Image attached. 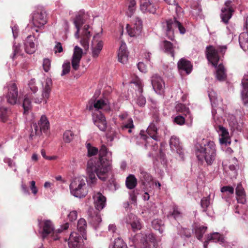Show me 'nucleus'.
<instances>
[{"label":"nucleus","instance_id":"nucleus-1","mask_svg":"<svg viewBox=\"0 0 248 248\" xmlns=\"http://www.w3.org/2000/svg\"><path fill=\"white\" fill-rule=\"evenodd\" d=\"M112 153L109 151L106 146L101 145L99 152V158L95 160H90L88 162L87 184L92 186L96 184L97 178L105 181L108 173L111 168Z\"/></svg>","mask_w":248,"mask_h":248},{"label":"nucleus","instance_id":"nucleus-2","mask_svg":"<svg viewBox=\"0 0 248 248\" xmlns=\"http://www.w3.org/2000/svg\"><path fill=\"white\" fill-rule=\"evenodd\" d=\"M195 150L199 160H205L208 165H211L215 160L216 147L214 141L203 139L195 144Z\"/></svg>","mask_w":248,"mask_h":248},{"label":"nucleus","instance_id":"nucleus-3","mask_svg":"<svg viewBox=\"0 0 248 248\" xmlns=\"http://www.w3.org/2000/svg\"><path fill=\"white\" fill-rule=\"evenodd\" d=\"M227 47L226 46H219L216 48L212 46H206V57L212 65L216 68V77L219 81H223L226 79V74L224 66L222 64H219L217 66L219 57L218 55V52L223 53L226 50Z\"/></svg>","mask_w":248,"mask_h":248},{"label":"nucleus","instance_id":"nucleus-4","mask_svg":"<svg viewBox=\"0 0 248 248\" xmlns=\"http://www.w3.org/2000/svg\"><path fill=\"white\" fill-rule=\"evenodd\" d=\"M38 225L43 239L50 235L54 240H58V234L69 227V223L67 222L61 225L60 228L55 230L53 222L49 219L39 220Z\"/></svg>","mask_w":248,"mask_h":248},{"label":"nucleus","instance_id":"nucleus-5","mask_svg":"<svg viewBox=\"0 0 248 248\" xmlns=\"http://www.w3.org/2000/svg\"><path fill=\"white\" fill-rule=\"evenodd\" d=\"M73 23L77 29V31L75 34L76 38L78 39L80 38V42L81 45L85 48H88L89 45V40L92 36L91 31L89 30L90 27L88 25H85L81 29L80 31V27L85 23V19L81 15L77 16L74 19Z\"/></svg>","mask_w":248,"mask_h":248},{"label":"nucleus","instance_id":"nucleus-6","mask_svg":"<svg viewBox=\"0 0 248 248\" xmlns=\"http://www.w3.org/2000/svg\"><path fill=\"white\" fill-rule=\"evenodd\" d=\"M87 178L78 177L74 178L70 185L71 193L75 197L81 198L87 194L85 182Z\"/></svg>","mask_w":248,"mask_h":248},{"label":"nucleus","instance_id":"nucleus-7","mask_svg":"<svg viewBox=\"0 0 248 248\" xmlns=\"http://www.w3.org/2000/svg\"><path fill=\"white\" fill-rule=\"evenodd\" d=\"M135 248H157V241L153 233L143 236L141 234H137L134 238Z\"/></svg>","mask_w":248,"mask_h":248},{"label":"nucleus","instance_id":"nucleus-8","mask_svg":"<svg viewBox=\"0 0 248 248\" xmlns=\"http://www.w3.org/2000/svg\"><path fill=\"white\" fill-rule=\"evenodd\" d=\"M178 28L181 34L186 32L185 28L180 22L176 18L167 20L162 23V30L166 36L170 40H173L174 38V31Z\"/></svg>","mask_w":248,"mask_h":248},{"label":"nucleus","instance_id":"nucleus-9","mask_svg":"<svg viewBox=\"0 0 248 248\" xmlns=\"http://www.w3.org/2000/svg\"><path fill=\"white\" fill-rule=\"evenodd\" d=\"M212 114L216 123L214 125L215 128L219 136V140L220 144L229 145L231 140L227 129L220 124L217 122V120L216 119V110L214 108L212 110Z\"/></svg>","mask_w":248,"mask_h":248},{"label":"nucleus","instance_id":"nucleus-10","mask_svg":"<svg viewBox=\"0 0 248 248\" xmlns=\"http://www.w3.org/2000/svg\"><path fill=\"white\" fill-rule=\"evenodd\" d=\"M86 108L90 111H98L100 109L108 111L110 109V106L108 100L96 99L95 96H93L87 104Z\"/></svg>","mask_w":248,"mask_h":248},{"label":"nucleus","instance_id":"nucleus-11","mask_svg":"<svg viewBox=\"0 0 248 248\" xmlns=\"http://www.w3.org/2000/svg\"><path fill=\"white\" fill-rule=\"evenodd\" d=\"M39 124V128L36 123H33L31 125V131L30 135V138L33 139V137L41 134L42 131H46L49 127V123L45 115H42L40 119Z\"/></svg>","mask_w":248,"mask_h":248},{"label":"nucleus","instance_id":"nucleus-12","mask_svg":"<svg viewBox=\"0 0 248 248\" xmlns=\"http://www.w3.org/2000/svg\"><path fill=\"white\" fill-rule=\"evenodd\" d=\"M32 22L34 28L32 29L36 32H38L37 28H41L46 23V15L45 12L42 11L34 12L31 16Z\"/></svg>","mask_w":248,"mask_h":248},{"label":"nucleus","instance_id":"nucleus-13","mask_svg":"<svg viewBox=\"0 0 248 248\" xmlns=\"http://www.w3.org/2000/svg\"><path fill=\"white\" fill-rule=\"evenodd\" d=\"M8 93L6 95L7 102L11 105L16 103L18 96L17 86L15 83L11 82L7 85Z\"/></svg>","mask_w":248,"mask_h":248},{"label":"nucleus","instance_id":"nucleus-14","mask_svg":"<svg viewBox=\"0 0 248 248\" xmlns=\"http://www.w3.org/2000/svg\"><path fill=\"white\" fill-rule=\"evenodd\" d=\"M146 132L148 135L150 136V138L144 134L145 132L144 131H141L140 132L141 138L143 140H147V141L148 140L150 139H152L155 141H158L159 140L157 128L154 123H152L150 124L147 129Z\"/></svg>","mask_w":248,"mask_h":248},{"label":"nucleus","instance_id":"nucleus-15","mask_svg":"<svg viewBox=\"0 0 248 248\" xmlns=\"http://www.w3.org/2000/svg\"><path fill=\"white\" fill-rule=\"evenodd\" d=\"M130 83L133 84L135 85V90L139 94V96L137 100V103L140 107L144 106L146 101L145 98L143 96L140 95L143 91L142 88L143 85L142 81L139 78L136 77L134 80L130 82Z\"/></svg>","mask_w":248,"mask_h":248},{"label":"nucleus","instance_id":"nucleus-16","mask_svg":"<svg viewBox=\"0 0 248 248\" xmlns=\"http://www.w3.org/2000/svg\"><path fill=\"white\" fill-rule=\"evenodd\" d=\"M93 120L94 124L102 131L106 130L107 122L105 116L100 111L93 113Z\"/></svg>","mask_w":248,"mask_h":248},{"label":"nucleus","instance_id":"nucleus-17","mask_svg":"<svg viewBox=\"0 0 248 248\" xmlns=\"http://www.w3.org/2000/svg\"><path fill=\"white\" fill-rule=\"evenodd\" d=\"M100 35L98 33L94 35L92 42V56L97 58L100 53L103 46V42L99 39Z\"/></svg>","mask_w":248,"mask_h":248},{"label":"nucleus","instance_id":"nucleus-18","mask_svg":"<svg viewBox=\"0 0 248 248\" xmlns=\"http://www.w3.org/2000/svg\"><path fill=\"white\" fill-rule=\"evenodd\" d=\"M151 83L156 93L160 94L163 92L165 83L160 76L157 75H153L151 78Z\"/></svg>","mask_w":248,"mask_h":248},{"label":"nucleus","instance_id":"nucleus-19","mask_svg":"<svg viewBox=\"0 0 248 248\" xmlns=\"http://www.w3.org/2000/svg\"><path fill=\"white\" fill-rule=\"evenodd\" d=\"M82 54V49L77 46H75L71 61L72 68L75 70H77L79 67L80 62Z\"/></svg>","mask_w":248,"mask_h":248},{"label":"nucleus","instance_id":"nucleus-20","mask_svg":"<svg viewBox=\"0 0 248 248\" xmlns=\"http://www.w3.org/2000/svg\"><path fill=\"white\" fill-rule=\"evenodd\" d=\"M127 31L131 37H137L140 35L142 31V21L137 18L133 27H130L129 25L126 26Z\"/></svg>","mask_w":248,"mask_h":248},{"label":"nucleus","instance_id":"nucleus-21","mask_svg":"<svg viewBox=\"0 0 248 248\" xmlns=\"http://www.w3.org/2000/svg\"><path fill=\"white\" fill-rule=\"evenodd\" d=\"M231 1H227L225 3V7L221 9L220 15L222 21L227 23L232 16L233 8L231 5Z\"/></svg>","mask_w":248,"mask_h":248},{"label":"nucleus","instance_id":"nucleus-22","mask_svg":"<svg viewBox=\"0 0 248 248\" xmlns=\"http://www.w3.org/2000/svg\"><path fill=\"white\" fill-rule=\"evenodd\" d=\"M93 203L96 210H102L106 205V198L100 192H95L93 195Z\"/></svg>","mask_w":248,"mask_h":248},{"label":"nucleus","instance_id":"nucleus-23","mask_svg":"<svg viewBox=\"0 0 248 248\" xmlns=\"http://www.w3.org/2000/svg\"><path fill=\"white\" fill-rule=\"evenodd\" d=\"M124 221L130 225L133 231L139 230L141 228L139 219L133 214H128L124 218Z\"/></svg>","mask_w":248,"mask_h":248},{"label":"nucleus","instance_id":"nucleus-24","mask_svg":"<svg viewBox=\"0 0 248 248\" xmlns=\"http://www.w3.org/2000/svg\"><path fill=\"white\" fill-rule=\"evenodd\" d=\"M35 37L33 35H29L24 42L25 50L28 54L33 53L36 48V45L34 42Z\"/></svg>","mask_w":248,"mask_h":248},{"label":"nucleus","instance_id":"nucleus-25","mask_svg":"<svg viewBox=\"0 0 248 248\" xmlns=\"http://www.w3.org/2000/svg\"><path fill=\"white\" fill-rule=\"evenodd\" d=\"M52 80L49 78H47L44 83H42V95L44 98L45 103H46L47 99L49 98L51 90Z\"/></svg>","mask_w":248,"mask_h":248},{"label":"nucleus","instance_id":"nucleus-26","mask_svg":"<svg viewBox=\"0 0 248 248\" xmlns=\"http://www.w3.org/2000/svg\"><path fill=\"white\" fill-rule=\"evenodd\" d=\"M140 9L143 13H155L156 6L149 0H140Z\"/></svg>","mask_w":248,"mask_h":248},{"label":"nucleus","instance_id":"nucleus-27","mask_svg":"<svg viewBox=\"0 0 248 248\" xmlns=\"http://www.w3.org/2000/svg\"><path fill=\"white\" fill-rule=\"evenodd\" d=\"M80 235L76 232H72L68 239L69 248H82L81 243L79 242Z\"/></svg>","mask_w":248,"mask_h":248},{"label":"nucleus","instance_id":"nucleus-28","mask_svg":"<svg viewBox=\"0 0 248 248\" xmlns=\"http://www.w3.org/2000/svg\"><path fill=\"white\" fill-rule=\"evenodd\" d=\"M178 67L181 72H185L187 74L191 73L192 65L190 61L185 58L181 59L177 63Z\"/></svg>","mask_w":248,"mask_h":248},{"label":"nucleus","instance_id":"nucleus-29","mask_svg":"<svg viewBox=\"0 0 248 248\" xmlns=\"http://www.w3.org/2000/svg\"><path fill=\"white\" fill-rule=\"evenodd\" d=\"M210 242H218L223 244L225 242V239L223 236L218 232H214L208 236L207 241L204 243V248H207V244Z\"/></svg>","mask_w":248,"mask_h":248},{"label":"nucleus","instance_id":"nucleus-30","mask_svg":"<svg viewBox=\"0 0 248 248\" xmlns=\"http://www.w3.org/2000/svg\"><path fill=\"white\" fill-rule=\"evenodd\" d=\"M88 215L90 223L95 227L98 225L102 221L99 214L94 211L92 208L88 210Z\"/></svg>","mask_w":248,"mask_h":248},{"label":"nucleus","instance_id":"nucleus-31","mask_svg":"<svg viewBox=\"0 0 248 248\" xmlns=\"http://www.w3.org/2000/svg\"><path fill=\"white\" fill-rule=\"evenodd\" d=\"M118 61L123 64H125L128 61V52L126 49V45L125 43L122 42L120 47L118 54Z\"/></svg>","mask_w":248,"mask_h":248},{"label":"nucleus","instance_id":"nucleus-32","mask_svg":"<svg viewBox=\"0 0 248 248\" xmlns=\"http://www.w3.org/2000/svg\"><path fill=\"white\" fill-rule=\"evenodd\" d=\"M170 146L172 152H176L179 155H181L182 153L179 140L177 137L175 136L171 137L170 140Z\"/></svg>","mask_w":248,"mask_h":248},{"label":"nucleus","instance_id":"nucleus-33","mask_svg":"<svg viewBox=\"0 0 248 248\" xmlns=\"http://www.w3.org/2000/svg\"><path fill=\"white\" fill-rule=\"evenodd\" d=\"M242 99L244 104L248 107V78H243L242 80Z\"/></svg>","mask_w":248,"mask_h":248},{"label":"nucleus","instance_id":"nucleus-34","mask_svg":"<svg viewBox=\"0 0 248 248\" xmlns=\"http://www.w3.org/2000/svg\"><path fill=\"white\" fill-rule=\"evenodd\" d=\"M11 114V109L4 106L2 104V101H1L0 105V120L3 122H6Z\"/></svg>","mask_w":248,"mask_h":248},{"label":"nucleus","instance_id":"nucleus-35","mask_svg":"<svg viewBox=\"0 0 248 248\" xmlns=\"http://www.w3.org/2000/svg\"><path fill=\"white\" fill-rule=\"evenodd\" d=\"M239 43L241 47L246 51L248 50V31L241 33L239 37Z\"/></svg>","mask_w":248,"mask_h":248},{"label":"nucleus","instance_id":"nucleus-36","mask_svg":"<svg viewBox=\"0 0 248 248\" xmlns=\"http://www.w3.org/2000/svg\"><path fill=\"white\" fill-rule=\"evenodd\" d=\"M237 195V200L238 202L241 203H244L246 202L245 194L244 188L241 184H238L235 189Z\"/></svg>","mask_w":248,"mask_h":248},{"label":"nucleus","instance_id":"nucleus-37","mask_svg":"<svg viewBox=\"0 0 248 248\" xmlns=\"http://www.w3.org/2000/svg\"><path fill=\"white\" fill-rule=\"evenodd\" d=\"M153 228L156 231H158L160 233H162L165 230L163 222L158 219H154L152 222Z\"/></svg>","mask_w":248,"mask_h":248},{"label":"nucleus","instance_id":"nucleus-38","mask_svg":"<svg viewBox=\"0 0 248 248\" xmlns=\"http://www.w3.org/2000/svg\"><path fill=\"white\" fill-rule=\"evenodd\" d=\"M33 95L32 94L25 96L22 105L24 109V113L28 112L31 108L32 105L31 99L33 98Z\"/></svg>","mask_w":248,"mask_h":248},{"label":"nucleus","instance_id":"nucleus-39","mask_svg":"<svg viewBox=\"0 0 248 248\" xmlns=\"http://www.w3.org/2000/svg\"><path fill=\"white\" fill-rule=\"evenodd\" d=\"M137 183V179L134 175L130 174L126 178L125 184L128 189H132L134 188L136 186Z\"/></svg>","mask_w":248,"mask_h":248},{"label":"nucleus","instance_id":"nucleus-40","mask_svg":"<svg viewBox=\"0 0 248 248\" xmlns=\"http://www.w3.org/2000/svg\"><path fill=\"white\" fill-rule=\"evenodd\" d=\"M161 46L165 52L170 54L172 57H174L172 45L170 42L164 41L161 43Z\"/></svg>","mask_w":248,"mask_h":248},{"label":"nucleus","instance_id":"nucleus-41","mask_svg":"<svg viewBox=\"0 0 248 248\" xmlns=\"http://www.w3.org/2000/svg\"><path fill=\"white\" fill-rule=\"evenodd\" d=\"M74 136L75 134L73 131L66 130L63 134L62 139L65 143H69L73 140Z\"/></svg>","mask_w":248,"mask_h":248},{"label":"nucleus","instance_id":"nucleus-42","mask_svg":"<svg viewBox=\"0 0 248 248\" xmlns=\"http://www.w3.org/2000/svg\"><path fill=\"white\" fill-rule=\"evenodd\" d=\"M140 179L144 185H145L146 183H149L153 180L151 175L143 171H141L140 175Z\"/></svg>","mask_w":248,"mask_h":248},{"label":"nucleus","instance_id":"nucleus-43","mask_svg":"<svg viewBox=\"0 0 248 248\" xmlns=\"http://www.w3.org/2000/svg\"><path fill=\"white\" fill-rule=\"evenodd\" d=\"M175 109L177 112L182 113L186 115L189 113V108L182 103H178L175 106Z\"/></svg>","mask_w":248,"mask_h":248},{"label":"nucleus","instance_id":"nucleus-44","mask_svg":"<svg viewBox=\"0 0 248 248\" xmlns=\"http://www.w3.org/2000/svg\"><path fill=\"white\" fill-rule=\"evenodd\" d=\"M87 228V223L85 219L80 218L78 221L77 229L81 233H85Z\"/></svg>","mask_w":248,"mask_h":248},{"label":"nucleus","instance_id":"nucleus-45","mask_svg":"<svg viewBox=\"0 0 248 248\" xmlns=\"http://www.w3.org/2000/svg\"><path fill=\"white\" fill-rule=\"evenodd\" d=\"M136 2L135 0H129L128 5V11L127 15L129 17H131L136 10Z\"/></svg>","mask_w":248,"mask_h":248},{"label":"nucleus","instance_id":"nucleus-46","mask_svg":"<svg viewBox=\"0 0 248 248\" xmlns=\"http://www.w3.org/2000/svg\"><path fill=\"white\" fill-rule=\"evenodd\" d=\"M206 227L203 226H198L195 228V232L197 238L199 240H201L203 234L205 233Z\"/></svg>","mask_w":248,"mask_h":248},{"label":"nucleus","instance_id":"nucleus-47","mask_svg":"<svg viewBox=\"0 0 248 248\" xmlns=\"http://www.w3.org/2000/svg\"><path fill=\"white\" fill-rule=\"evenodd\" d=\"M170 217H173L176 220L179 219L182 217V213L179 210L178 207L174 206L172 212H170L169 215Z\"/></svg>","mask_w":248,"mask_h":248},{"label":"nucleus","instance_id":"nucleus-48","mask_svg":"<svg viewBox=\"0 0 248 248\" xmlns=\"http://www.w3.org/2000/svg\"><path fill=\"white\" fill-rule=\"evenodd\" d=\"M208 92L212 106L213 107H215L217 102V94L213 90H209Z\"/></svg>","mask_w":248,"mask_h":248},{"label":"nucleus","instance_id":"nucleus-49","mask_svg":"<svg viewBox=\"0 0 248 248\" xmlns=\"http://www.w3.org/2000/svg\"><path fill=\"white\" fill-rule=\"evenodd\" d=\"M113 248H127V247L122 239L118 237L114 240Z\"/></svg>","mask_w":248,"mask_h":248},{"label":"nucleus","instance_id":"nucleus-50","mask_svg":"<svg viewBox=\"0 0 248 248\" xmlns=\"http://www.w3.org/2000/svg\"><path fill=\"white\" fill-rule=\"evenodd\" d=\"M86 148L88 150V156H89L94 155L99 152L97 148L93 146L90 143L86 144Z\"/></svg>","mask_w":248,"mask_h":248},{"label":"nucleus","instance_id":"nucleus-51","mask_svg":"<svg viewBox=\"0 0 248 248\" xmlns=\"http://www.w3.org/2000/svg\"><path fill=\"white\" fill-rule=\"evenodd\" d=\"M211 203L210 196L203 198L201 201V205L203 209V211L206 212V209L209 206Z\"/></svg>","mask_w":248,"mask_h":248},{"label":"nucleus","instance_id":"nucleus-52","mask_svg":"<svg viewBox=\"0 0 248 248\" xmlns=\"http://www.w3.org/2000/svg\"><path fill=\"white\" fill-rule=\"evenodd\" d=\"M134 126L133 124V120L131 118L128 119V121L126 124H124L122 126V129L125 130L128 129V132L131 133L132 132L131 129L134 128Z\"/></svg>","mask_w":248,"mask_h":248},{"label":"nucleus","instance_id":"nucleus-53","mask_svg":"<svg viewBox=\"0 0 248 248\" xmlns=\"http://www.w3.org/2000/svg\"><path fill=\"white\" fill-rule=\"evenodd\" d=\"M62 71L61 76H63L68 74L70 70V63L69 62H64L62 66Z\"/></svg>","mask_w":248,"mask_h":248},{"label":"nucleus","instance_id":"nucleus-54","mask_svg":"<svg viewBox=\"0 0 248 248\" xmlns=\"http://www.w3.org/2000/svg\"><path fill=\"white\" fill-rule=\"evenodd\" d=\"M222 193H226L228 195H232L234 192V188L231 186H224L221 188Z\"/></svg>","mask_w":248,"mask_h":248},{"label":"nucleus","instance_id":"nucleus-55","mask_svg":"<svg viewBox=\"0 0 248 248\" xmlns=\"http://www.w3.org/2000/svg\"><path fill=\"white\" fill-rule=\"evenodd\" d=\"M68 219L71 222H73L74 221L76 220L78 218V212L76 210H73L70 211L68 216Z\"/></svg>","mask_w":248,"mask_h":248},{"label":"nucleus","instance_id":"nucleus-56","mask_svg":"<svg viewBox=\"0 0 248 248\" xmlns=\"http://www.w3.org/2000/svg\"><path fill=\"white\" fill-rule=\"evenodd\" d=\"M173 121L176 124L181 125L185 124V118L181 115H178L174 118Z\"/></svg>","mask_w":248,"mask_h":248},{"label":"nucleus","instance_id":"nucleus-57","mask_svg":"<svg viewBox=\"0 0 248 248\" xmlns=\"http://www.w3.org/2000/svg\"><path fill=\"white\" fill-rule=\"evenodd\" d=\"M51 62L48 59H45L43 61V67L44 70L46 72H48L50 68Z\"/></svg>","mask_w":248,"mask_h":248},{"label":"nucleus","instance_id":"nucleus-58","mask_svg":"<svg viewBox=\"0 0 248 248\" xmlns=\"http://www.w3.org/2000/svg\"><path fill=\"white\" fill-rule=\"evenodd\" d=\"M28 85L30 90L33 93H35L38 91V88L35 85L34 79H31Z\"/></svg>","mask_w":248,"mask_h":248},{"label":"nucleus","instance_id":"nucleus-59","mask_svg":"<svg viewBox=\"0 0 248 248\" xmlns=\"http://www.w3.org/2000/svg\"><path fill=\"white\" fill-rule=\"evenodd\" d=\"M30 189L33 195H36L38 192V189L35 186V182L32 181L30 182Z\"/></svg>","mask_w":248,"mask_h":248},{"label":"nucleus","instance_id":"nucleus-60","mask_svg":"<svg viewBox=\"0 0 248 248\" xmlns=\"http://www.w3.org/2000/svg\"><path fill=\"white\" fill-rule=\"evenodd\" d=\"M119 187V185L115 182L113 181L108 186V188L112 191H116Z\"/></svg>","mask_w":248,"mask_h":248},{"label":"nucleus","instance_id":"nucleus-61","mask_svg":"<svg viewBox=\"0 0 248 248\" xmlns=\"http://www.w3.org/2000/svg\"><path fill=\"white\" fill-rule=\"evenodd\" d=\"M54 50L55 51V53L57 52H62L63 50V48L61 43L60 42L56 43V45L54 48Z\"/></svg>","mask_w":248,"mask_h":248},{"label":"nucleus","instance_id":"nucleus-62","mask_svg":"<svg viewBox=\"0 0 248 248\" xmlns=\"http://www.w3.org/2000/svg\"><path fill=\"white\" fill-rule=\"evenodd\" d=\"M138 68L140 71L142 73H146L147 71L145 65L142 62H140L137 65Z\"/></svg>","mask_w":248,"mask_h":248},{"label":"nucleus","instance_id":"nucleus-63","mask_svg":"<svg viewBox=\"0 0 248 248\" xmlns=\"http://www.w3.org/2000/svg\"><path fill=\"white\" fill-rule=\"evenodd\" d=\"M13 50H14V57L16 55L19 53L20 51V45L19 44L16 45L15 44L13 46Z\"/></svg>","mask_w":248,"mask_h":248},{"label":"nucleus","instance_id":"nucleus-64","mask_svg":"<svg viewBox=\"0 0 248 248\" xmlns=\"http://www.w3.org/2000/svg\"><path fill=\"white\" fill-rule=\"evenodd\" d=\"M108 231L111 233H114L116 230V227L114 224H110L108 227Z\"/></svg>","mask_w":248,"mask_h":248}]
</instances>
